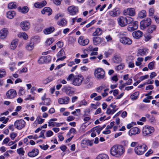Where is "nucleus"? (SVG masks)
<instances>
[{
  "mask_svg": "<svg viewBox=\"0 0 159 159\" xmlns=\"http://www.w3.org/2000/svg\"><path fill=\"white\" fill-rule=\"evenodd\" d=\"M114 125V122L113 121L111 122L110 125H107L106 127V129H109L112 128Z\"/></svg>",
  "mask_w": 159,
  "mask_h": 159,
  "instance_id": "62",
  "label": "nucleus"
},
{
  "mask_svg": "<svg viewBox=\"0 0 159 159\" xmlns=\"http://www.w3.org/2000/svg\"><path fill=\"white\" fill-rule=\"evenodd\" d=\"M113 60L116 63L120 62L121 60V58L120 56L118 55H116L114 57Z\"/></svg>",
  "mask_w": 159,
  "mask_h": 159,
  "instance_id": "46",
  "label": "nucleus"
},
{
  "mask_svg": "<svg viewBox=\"0 0 159 159\" xmlns=\"http://www.w3.org/2000/svg\"><path fill=\"white\" fill-rule=\"evenodd\" d=\"M143 34V33L139 30L133 32L132 33L133 37L136 39L140 38L142 36Z\"/></svg>",
  "mask_w": 159,
  "mask_h": 159,
  "instance_id": "23",
  "label": "nucleus"
},
{
  "mask_svg": "<svg viewBox=\"0 0 159 159\" xmlns=\"http://www.w3.org/2000/svg\"><path fill=\"white\" fill-rule=\"evenodd\" d=\"M18 6L17 3L16 2H11L8 3V8L9 9H16Z\"/></svg>",
  "mask_w": 159,
  "mask_h": 159,
  "instance_id": "28",
  "label": "nucleus"
},
{
  "mask_svg": "<svg viewBox=\"0 0 159 159\" xmlns=\"http://www.w3.org/2000/svg\"><path fill=\"white\" fill-rule=\"evenodd\" d=\"M120 41L124 45H129L132 43V40L128 37H123L120 38Z\"/></svg>",
  "mask_w": 159,
  "mask_h": 159,
  "instance_id": "15",
  "label": "nucleus"
},
{
  "mask_svg": "<svg viewBox=\"0 0 159 159\" xmlns=\"http://www.w3.org/2000/svg\"><path fill=\"white\" fill-rule=\"evenodd\" d=\"M25 122L22 119L16 120L14 123L15 127L18 129L20 130L25 125Z\"/></svg>",
  "mask_w": 159,
  "mask_h": 159,
  "instance_id": "6",
  "label": "nucleus"
},
{
  "mask_svg": "<svg viewBox=\"0 0 159 159\" xmlns=\"http://www.w3.org/2000/svg\"><path fill=\"white\" fill-rule=\"evenodd\" d=\"M105 74L104 70L101 68H98L94 70V75L97 79L100 80L103 79L104 77Z\"/></svg>",
  "mask_w": 159,
  "mask_h": 159,
  "instance_id": "5",
  "label": "nucleus"
},
{
  "mask_svg": "<svg viewBox=\"0 0 159 159\" xmlns=\"http://www.w3.org/2000/svg\"><path fill=\"white\" fill-rule=\"evenodd\" d=\"M116 111V110H113L108 108L107 109L106 113L108 115H112Z\"/></svg>",
  "mask_w": 159,
  "mask_h": 159,
  "instance_id": "50",
  "label": "nucleus"
},
{
  "mask_svg": "<svg viewBox=\"0 0 159 159\" xmlns=\"http://www.w3.org/2000/svg\"><path fill=\"white\" fill-rule=\"evenodd\" d=\"M52 79L51 78V77H48L47 78L43 80V83L44 84H48V83H49V82L52 81Z\"/></svg>",
  "mask_w": 159,
  "mask_h": 159,
  "instance_id": "56",
  "label": "nucleus"
},
{
  "mask_svg": "<svg viewBox=\"0 0 159 159\" xmlns=\"http://www.w3.org/2000/svg\"><path fill=\"white\" fill-rule=\"evenodd\" d=\"M96 159H109V157L107 154L102 153L98 156Z\"/></svg>",
  "mask_w": 159,
  "mask_h": 159,
  "instance_id": "36",
  "label": "nucleus"
},
{
  "mask_svg": "<svg viewBox=\"0 0 159 159\" xmlns=\"http://www.w3.org/2000/svg\"><path fill=\"white\" fill-rule=\"evenodd\" d=\"M52 10L51 9L48 7L44 8L41 11V13L43 14H45L47 15H50L52 14Z\"/></svg>",
  "mask_w": 159,
  "mask_h": 159,
  "instance_id": "24",
  "label": "nucleus"
},
{
  "mask_svg": "<svg viewBox=\"0 0 159 159\" xmlns=\"http://www.w3.org/2000/svg\"><path fill=\"white\" fill-rule=\"evenodd\" d=\"M84 79V77L81 75H75L73 74H70L66 78L67 81H71L72 84L75 86L80 85Z\"/></svg>",
  "mask_w": 159,
  "mask_h": 159,
  "instance_id": "1",
  "label": "nucleus"
},
{
  "mask_svg": "<svg viewBox=\"0 0 159 159\" xmlns=\"http://www.w3.org/2000/svg\"><path fill=\"white\" fill-rule=\"evenodd\" d=\"M57 118H54L49 120L48 122V125L49 126H53L55 122L54 121H57Z\"/></svg>",
  "mask_w": 159,
  "mask_h": 159,
  "instance_id": "49",
  "label": "nucleus"
},
{
  "mask_svg": "<svg viewBox=\"0 0 159 159\" xmlns=\"http://www.w3.org/2000/svg\"><path fill=\"white\" fill-rule=\"evenodd\" d=\"M144 37L145 40L146 41H148L151 39L152 36L150 34H146L145 35Z\"/></svg>",
  "mask_w": 159,
  "mask_h": 159,
  "instance_id": "61",
  "label": "nucleus"
},
{
  "mask_svg": "<svg viewBox=\"0 0 159 159\" xmlns=\"http://www.w3.org/2000/svg\"><path fill=\"white\" fill-rule=\"evenodd\" d=\"M139 95V92H136L132 94L130 96V98L132 100H135L138 98Z\"/></svg>",
  "mask_w": 159,
  "mask_h": 159,
  "instance_id": "40",
  "label": "nucleus"
},
{
  "mask_svg": "<svg viewBox=\"0 0 159 159\" xmlns=\"http://www.w3.org/2000/svg\"><path fill=\"white\" fill-rule=\"evenodd\" d=\"M65 53L63 49H61L58 52L57 55V57L58 58L56 61L57 62L59 61H63L66 58L65 56Z\"/></svg>",
  "mask_w": 159,
  "mask_h": 159,
  "instance_id": "12",
  "label": "nucleus"
},
{
  "mask_svg": "<svg viewBox=\"0 0 159 159\" xmlns=\"http://www.w3.org/2000/svg\"><path fill=\"white\" fill-rule=\"evenodd\" d=\"M39 152V150L36 148L32 149L29 151L28 153V156L30 157H34L37 156Z\"/></svg>",
  "mask_w": 159,
  "mask_h": 159,
  "instance_id": "19",
  "label": "nucleus"
},
{
  "mask_svg": "<svg viewBox=\"0 0 159 159\" xmlns=\"http://www.w3.org/2000/svg\"><path fill=\"white\" fill-rule=\"evenodd\" d=\"M63 91L67 95L70 96L74 93L75 90L70 86H65L63 88Z\"/></svg>",
  "mask_w": 159,
  "mask_h": 159,
  "instance_id": "14",
  "label": "nucleus"
},
{
  "mask_svg": "<svg viewBox=\"0 0 159 159\" xmlns=\"http://www.w3.org/2000/svg\"><path fill=\"white\" fill-rule=\"evenodd\" d=\"M18 39H15L13 40L11 43L10 45V48L12 50L15 49L18 45Z\"/></svg>",
  "mask_w": 159,
  "mask_h": 159,
  "instance_id": "26",
  "label": "nucleus"
},
{
  "mask_svg": "<svg viewBox=\"0 0 159 159\" xmlns=\"http://www.w3.org/2000/svg\"><path fill=\"white\" fill-rule=\"evenodd\" d=\"M57 24L61 26H64L66 25L67 21L64 19H61L57 22Z\"/></svg>",
  "mask_w": 159,
  "mask_h": 159,
  "instance_id": "34",
  "label": "nucleus"
},
{
  "mask_svg": "<svg viewBox=\"0 0 159 159\" xmlns=\"http://www.w3.org/2000/svg\"><path fill=\"white\" fill-rule=\"evenodd\" d=\"M45 131V130H42L40 133V135L38 136V137L39 138H43V139H45V138L44 136V133Z\"/></svg>",
  "mask_w": 159,
  "mask_h": 159,
  "instance_id": "59",
  "label": "nucleus"
},
{
  "mask_svg": "<svg viewBox=\"0 0 159 159\" xmlns=\"http://www.w3.org/2000/svg\"><path fill=\"white\" fill-rule=\"evenodd\" d=\"M154 12V8H151L149 10V15L150 16H153Z\"/></svg>",
  "mask_w": 159,
  "mask_h": 159,
  "instance_id": "63",
  "label": "nucleus"
},
{
  "mask_svg": "<svg viewBox=\"0 0 159 159\" xmlns=\"http://www.w3.org/2000/svg\"><path fill=\"white\" fill-rule=\"evenodd\" d=\"M53 134V132L50 130H49L47 131L46 133V135L47 137H49L52 136Z\"/></svg>",
  "mask_w": 159,
  "mask_h": 159,
  "instance_id": "60",
  "label": "nucleus"
},
{
  "mask_svg": "<svg viewBox=\"0 0 159 159\" xmlns=\"http://www.w3.org/2000/svg\"><path fill=\"white\" fill-rule=\"evenodd\" d=\"M6 75V72L5 69H0V78L4 77Z\"/></svg>",
  "mask_w": 159,
  "mask_h": 159,
  "instance_id": "43",
  "label": "nucleus"
},
{
  "mask_svg": "<svg viewBox=\"0 0 159 159\" xmlns=\"http://www.w3.org/2000/svg\"><path fill=\"white\" fill-rule=\"evenodd\" d=\"M88 102L85 99L81 100L79 106L81 107L82 106H86L87 105Z\"/></svg>",
  "mask_w": 159,
  "mask_h": 159,
  "instance_id": "51",
  "label": "nucleus"
},
{
  "mask_svg": "<svg viewBox=\"0 0 159 159\" xmlns=\"http://www.w3.org/2000/svg\"><path fill=\"white\" fill-rule=\"evenodd\" d=\"M148 149L147 146L144 143L141 145H139L134 148L135 153L138 155H141L143 154Z\"/></svg>",
  "mask_w": 159,
  "mask_h": 159,
  "instance_id": "3",
  "label": "nucleus"
},
{
  "mask_svg": "<svg viewBox=\"0 0 159 159\" xmlns=\"http://www.w3.org/2000/svg\"><path fill=\"white\" fill-rule=\"evenodd\" d=\"M139 18H143L145 17L146 16V12L144 10H143L139 11L138 14Z\"/></svg>",
  "mask_w": 159,
  "mask_h": 159,
  "instance_id": "39",
  "label": "nucleus"
},
{
  "mask_svg": "<svg viewBox=\"0 0 159 159\" xmlns=\"http://www.w3.org/2000/svg\"><path fill=\"white\" fill-rule=\"evenodd\" d=\"M126 25L127 24H132L133 22L134 19L130 17L127 16L125 17Z\"/></svg>",
  "mask_w": 159,
  "mask_h": 159,
  "instance_id": "41",
  "label": "nucleus"
},
{
  "mask_svg": "<svg viewBox=\"0 0 159 159\" xmlns=\"http://www.w3.org/2000/svg\"><path fill=\"white\" fill-rule=\"evenodd\" d=\"M151 20L148 18L146 20L141 21L140 23V27L142 30H144L151 24Z\"/></svg>",
  "mask_w": 159,
  "mask_h": 159,
  "instance_id": "7",
  "label": "nucleus"
},
{
  "mask_svg": "<svg viewBox=\"0 0 159 159\" xmlns=\"http://www.w3.org/2000/svg\"><path fill=\"white\" fill-rule=\"evenodd\" d=\"M44 119L41 118L40 116H38L34 122H35L41 125L44 122Z\"/></svg>",
  "mask_w": 159,
  "mask_h": 159,
  "instance_id": "35",
  "label": "nucleus"
},
{
  "mask_svg": "<svg viewBox=\"0 0 159 159\" xmlns=\"http://www.w3.org/2000/svg\"><path fill=\"white\" fill-rule=\"evenodd\" d=\"M16 151L17 153L20 156H23L24 155L25 151L22 148L17 149Z\"/></svg>",
  "mask_w": 159,
  "mask_h": 159,
  "instance_id": "45",
  "label": "nucleus"
},
{
  "mask_svg": "<svg viewBox=\"0 0 159 159\" xmlns=\"http://www.w3.org/2000/svg\"><path fill=\"white\" fill-rule=\"evenodd\" d=\"M155 62L154 61H152L150 62L148 65V68L150 70H152L153 69L154 67V63Z\"/></svg>",
  "mask_w": 159,
  "mask_h": 159,
  "instance_id": "52",
  "label": "nucleus"
},
{
  "mask_svg": "<svg viewBox=\"0 0 159 159\" xmlns=\"http://www.w3.org/2000/svg\"><path fill=\"white\" fill-rule=\"evenodd\" d=\"M6 96L7 98L12 99L16 97L17 92L15 89H11L7 92Z\"/></svg>",
  "mask_w": 159,
  "mask_h": 159,
  "instance_id": "8",
  "label": "nucleus"
},
{
  "mask_svg": "<svg viewBox=\"0 0 159 159\" xmlns=\"http://www.w3.org/2000/svg\"><path fill=\"white\" fill-rule=\"evenodd\" d=\"M157 26L155 25H152L149 27L147 30L148 32L149 33H152L153 31L155 30Z\"/></svg>",
  "mask_w": 159,
  "mask_h": 159,
  "instance_id": "38",
  "label": "nucleus"
},
{
  "mask_svg": "<svg viewBox=\"0 0 159 159\" xmlns=\"http://www.w3.org/2000/svg\"><path fill=\"white\" fill-rule=\"evenodd\" d=\"M19 12L23 14L27 13L29 10L28 7L26 6H24L23 7H20L18 8Z\"/></svg>",
  "mask_w": 159,
  "mask_h": 159,
  "instance_id": "27",
  "label": "nucleus"
},
{
  "mask_svg": "<svg viewBox=\"0 0 159 159\" xmlns=\"http://www.w3.org/2000/svg\"><path fill=\"white\" fill-rule=\"evenodd\" d=\"M77 133V131L74 128H72L70 129L69 132L68 133V134L70 135L71 134H75Z\"/></svg>",
  "mask_w": 159,
  "mask_h": 159,
  "instance_id": "53",
  "label": "nucleus"
},
{
  "mask_svg": "<svg viewBox=\"0 0 159 159\" xmlns=\"http://www.w3.org/2000/svg\"><path fill=\"white\" fill-rule=\"evenodd\" d=\"M25 93V89L22 87H20L18 91V94L20 96L24 95Z\"/></svg>",
  "mask_w": 159,
  "mask_h": 159,
  "instance_id": "47",
  "label": "nucleus"
},
{
  "mask_svg": "<svg viewBox=\"0 0 159 159\" xmlns=\"http://www.w3.org/2000/svg\"><path fill=\"white\" fill-rule=\"evenodd\" d=\"M69 101L70 98L68 96H66L63 98H59L58 102L61 104H67L69 102Z\"/></svg>",
  "mask_w": 159,
  "mask_h": 159,
  "instance_id": "20",
  "label": "nucleus"
},
{
  "mask_svg": "<svg viewBox=\"0 0 159 159\" xmlns=\"http://www.w3.org/2000/svg\"><path fill=\"white\" fill-rule=\"evenodd\" d=\"M69 42L70 43H72L75 42L76 39L75 38L72 36H70L68 39Z\"/></svg>",
  "mask_w": 159,
  "mask_h": 159,
  "instance_id": "57",
  "label": "nucleus"
},
{
  "mask_svg": "<svg viewBox=\"0 0 159 159\" xmlns=\"http://www.w3.org/2000/svg\"><path fill=\"white\" fill-rule=\"evenodd\" d=\"M123 14L125 16H134L136 12L134 8H128L124 10L123 12Z\"/></svg>",
  "mask_w": 159,
  "mask_h": 159,
  "instance_id": "9",
  "label": "nucleus"
},
{
  "mask_svg": "<svg viewBox=\"0 0 159 159\" xmlns=\"http://www.w3.org/2000/svg\"><path fill=\"white\" fill-rule=\"evenodd\" d=\"M143 58L142 57H138L137 59V61L135 62V65L137 66L141 65L142 62L143 61Z\"/></svg>",
  "mask_w": 159,
  "mask_h": 159,
  "instance_id": "42",
  "label": "nucleus"
},
{
  "mask_svg": "<svg viewBox=\"0 0 159 159\" xmlns=\"http://www.w3.org/2000/svg\"><path fill=\"white\" fill-rule=\"evenodd\" d=\"M119 25L121 27H124L126 26L125 17L119 16L117 19Z\"/></svg>",
  "mask_w": 159,
  "mask_h": 159,
  "instance_id": "18",
  "label": "nucleus"
},
{
  "mask_svg": "<svg viewBox=\"0 0 159 159\" xmlns=\"http://www.w3.org/2000/svg\"><path fill=\"white\" fill-rule=\"evenodd\" d=\"M40 38L39 36H35L31 38V40L33 41L34 44L37 43H39L40 41Z\"/></svg>",
  "mask_w": 159,
  "mask_h": 159,
  "instance_id": "37",
  "label": "nucleus"
},
{
  "mask_svg": "<svg viewBox=\"0 0 159 159\" xmlns=\"http://www.w3.org/2000/svg\"><path fill=\"white\" fill-rule=\"evenodd\" d=\"M67 11L70 15H74L78 12V9L77 7L72 6L68 7Z\"/></svg>",
  "mask_w": 159,
  "mask_h": 159,
  "instance_id": "16",
  "label": "nucleus"
},
{
  "mask_svg": "<svg viewBox=\"0 0 159 159\" xmlns=\"http://www.w3.org/2000/svg\"><path fill=\"white\" fill-rule=\"evenodd\" d=\"M120 9L118 7H115L112 10L109 11V15L113 17L118 16L120 15Z\"/></svg>",
  "mask_w": 159,
  "mask_h": 159,
  "instance_id": "10",
  "label": "nucleus"
},
{
  "mask_svg": "<svg viewBox=\"0 0 159 159\" xmlns=\"http://www.w3.org/2000/svg\"><path fill=\"white\" fill-rule=\"evenodd\" d=\"M8 31L7 28L2 29L0 31V37L1 39H5L7 36Z\"/></svg>",
  "mask_w": 159,
  "mask_h": 159,
  "instance_id": "21",
  "label": "nucleus"
},
{
  "mask_svg": "<svg viewBox=\"0 0 159 159\" xmlns=\"http://www.w3.org/2000/svg\"><path fill=\"white\" fill-rule=\"evenodd\" d=\"M148 51V49L146 48L140 49L138 51V53L140 56H143L146 54Z\"/></svg>",
  "mask_w": 159,
  "mask_h": 159,
  "instance_id": "30",
  "label": "nucleus"
},
{
  "mask_svg": "<svg viewBox=\"0 0 159 159\" xmlns=\"http://www.w3.org/2000/svg\"><path fill=\"white\" fill-rule=\"evenodd\" d=\"M18 37L20 38H22L24 39H27L28 38L27 34L25 32L19 33L17 35Z\"/></svg>",
  "mask_w": 159,
  "mask_h": 159,
  "instance_id": "33",
  "label": "nucleus"
},
{
  "mask_svg": "<svg viewBox=\"0 0 159 159\" xmlns=\"http://www.w3.org/2000/svg\"><path fill=\"white\" fill-rule=\"evenodd\" d=\"M89 4L92 6H94L96 5V2L95 0H88Z\"/></svg>",
  "mask_w": 159,
  "mask_h": 159,
  "instance_id": "58",
  "label": "nucleus"
},
{
  "mask_svg": "<svg viewBox=\"0 0 159 159\" xmlns=\"http://www.w3.org/2000/svg\"><path fill=\"white\" fill-rule=\"evenodd\" d=\"M155 130L153 127L147 125L144 126L142 129V134L144 136H149L151 135Z\"/></svg>",
  "mask_w": 159,
  "mask_h": 159,
  "instance_id": "4",
  "label": "nucleus"
},
{
  "mask_svg": "<svg viewBox=\"0 0 159 159\" xmlns=\"http://www.w3.org/2000/svg\"><path fill=\"white\" fill-rule=\"evenodd\" d=\"M28 71V69L26 67H24L21 70H19L18 72L20 74L22 73H26Z\"/></svg>",
  "mask_w": 159,
  "mask_h": 159,
  "instance_id": "54",
  "label": "nucleus"
},
{
  "mask_svg": "<svg viewBox=\"0 0 159 159\" xmlns=\"http://www.w3.org/2000/svg\"><path fill=\"white\" fill-rule=\"evenodd\" d=\"M54 39L52 38H49L46 40L45 43L47 46H49L51 44L54 42Z\"/></svg>",
  "mask_w": 159,
  "mask_h": 159,
  "instance_id": "44",
  "label": "nucleus"
},
{
  "mask_svg": "<svg viewBox=\"0 0 159 159\" xmlns=\"http://www.w3.org/2000/svg\"><path fill=\"white\" fill-rule=\"evenodd\" d=\"M16 15V12L14 11H10L7 14V17L10 19H12Z\"/></svg>",
  "mask_w": 159,
  "mask_h": 159,
  "instance_id": "31",
  "label": "nucleus"
},
{
  "mask_svg": "<svg viewBox=\"0 0 159 159\" xmlns=\"http://www.w3.org/2000/svg\"><path fill=\"white\" fill-rule=\"evenodd\" d=\"M105 125H104L100 127H99L97 128V127L94 128L93 129H95V130H96V132L98 133V134H99L101 131L105 127Z\"/></svg>",
  "mask_w": 159,
  "mask_h": 159,
  "instance_id": "48",
  "label": "nucleus"
},
{
  "mask_svg": "<svg viewBox=\"0 0 159 159\" xmlns=\"http://www.w3.org/2000/svg\"><path fill=\"white\" fill-rule=\"evenodd\" d=\"M93 43L94 45H97L103 42L102 39L100 37L95 36L93 38Z\"/></svg>",
  "mask_w": 159,
  "mask_h": 159,
  "instance_id": "22",
  "label": "nucleus"
},
{
  "mask_svg": "<svg viewBox=\"0 0 159 159\" xmlns=\"http://www.w3.org/2000/svg\"><path fill=\"white\" fill-rule=\"evenodd\" d=\"M102 30L100 28H97L95 31L93 33L92 35L93 36H99L102 33Z\"/></svg>",
  "mask_w": 159,
  "mask_h": 159,
  "instance_id": "29",
  "label": "nucleus"
},
{
  "mask_svg": "<svg viewBox=\"0 0 159 159\" xmlns=\"http://www.w3.org/2000/svg\"><path fill=\"white\" fill-rule=\"evenodd\" d=\"M149 77V75H146L144 76H142L139 78V79L141 81H142L144 80L147 79Z\"/></svg>",
  "mask_w": 159,
  "mask_h": 159,
  "instance_id": "64",
  "label": "nucleus"
},
{
  "mask_svg": "<svg viewBox=\"0 0 159 159\" xmlns=\"http://www.w3.org/2000/svg\"><path fill=\"white\" fill-rule=\"evenodd\" d=\"M89 42V40L88 39H85L83 36H80L78 39V43L80 45L85 46L87 45Z\"/></svg>",
  "mask_w": 159,
  "mask_h": 159,
  "instance_id": "11",
  "label": "nucleus"
},
{
  "mask_svg": "<svg viewBox=\"0 0 159 159\" xmlns=\"http://www.w3.org/2000/svg\"><path fill=\"white\" fill-rule=\"evenodd\" d=\"M132 24V26H133L135 30L138 29V22L137 21H133Z\"/></svg>",
  "mask_w": 159,
  "mask_h": 159,
  "instance_id": "55",
  "label": "nucleus"
},
{
  "mask_svg": "<svg viewBox=\"0 0 159 159\" xmlns=\"http://www.w3.org/2000/svg\"><path fill=\"white\" fill-rule=\"evenodd\" d=\"M125 152L124 148L121 145H115L111 148L110 153L114 156L119 157L121 156Z\"/></svg>",
  "mask_w": 159,
  "mask_h": 159,
  "instance_id": "2",
  "label": "nucleus"
},
{
  "mask_svg": "<svg viewBox=\"0 0 159 159\" xmlns=\"http://www.w3.org/2000/svg\"><path fill=\"white\" fill-rule=\"evenodd\" d=\"M55 30L54 27L51 26L43 30L44 33L46 35L50 34L53 32Z\"/></svg>",
  "mask_w": 159,
  "mask_h": 159,
  "instance_id": "25",
  "label": "nucleus"
},
{
  "mask_svg": "<svg viewBox=\"0 0 159 159\" xmlns=\"http://www.w3.org/2000/svg\"><path fill=\"white\" fill-rule=\"evenodd\" d=\"M20 26L23 31H26L30 28V24L27 21H22L20 23Z\"/></svg>",
  "mask_w": 159,
  "mask_h": 159,
  "instance_id": "17",
  "label": "nucleus"
},
{
  "mask_svg": "<svg viewBox=\"0 0 159 159\" xmlns=\"http://www.w3.org/2000/svg\"><path fill=\"white\" fill-rule=\"evenodd\" d=\"M140 132V129L137 127H134L130 129L129 131V134L130 136L138 134Z\"/></svg>",
  "mask_w": 159,
  "mask_h": 159,
  "instance_id": "13",
  "label": "nucleus"
},
{
  "mask_svg": "<svg viewBox=\"0 0 159 159\" xmlns=\"http://www.w3.org/2000/svg\"><path fill=\"white\" fill-rule=\"evenodd\" d=\"M34 48V44L31 41L25 47L26 49L29 51L32 50Z\"/></svg>",
  "mask_w": 159,
  "mask_h": 159,
  "instance_id": "32",
  "label": "nucleus"
}]
</instances>
